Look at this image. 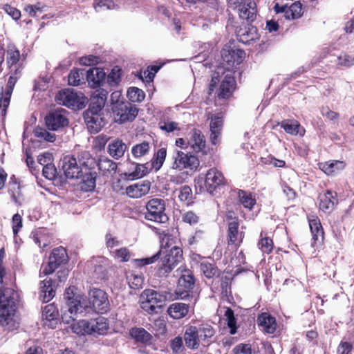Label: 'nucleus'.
Returning a JSON list of instances; mask_svg holds the SVG:
<instances>
[{
	"label": "nucleus",
	"instance_id": "nucleus-1",
	"mask_svg": "<svg viewBox=\"0 0 354 354\" xmlns=\"http://www.w3.org/2000/svg\"><path fill=\"white\" fill-rule=\"evenodd\" d=\"M108 92L105 89L95 91L91 97L88 109L84 113V119L91 133H98L105 124L101 113L104 107Z\"/></svg>",
	"mask_w": 354,
	"mask_h": 354
},
{
	"label": "nucleus",
	"instance_id": "nucleus-2",
	"mask_svg": "<svg viewBox=\"0 0 354 354\" xmlns=\"http://www.w3.org/2000/svg\"><path fill=\"white\" fill-rule=\"evenodd\" d=\"M216 330L208 323L190 326L185 331L183 339L185 346L191 349H198L200 346L207 347L214 342Z\"/></svg>",
	"mask_w": 354,
	"mask_h": 354
},
{
	"label": "nucleus",
	"instance_id": "nucleus-3",
	"mask_svg": "<svg viewBox=\"0 0 354 354\" xmlns=\"http://www.w3.org/2000/svg\"><path fill=\"white\" fill-rule=\"evenodd\" d=\"M3 274L4 270L0 267V322L3 325L9 324L19 302V295L14 289L1 286Z\"/></svg>",
	"mask_w": 354,
	"mask_h": 354
},
{
	"label": "nucleus",
	"instance_id": "nucleus-4",
	"mask_svg": "<svg viewBox=\"0 0 354 354\" xmlns=\"http://www.w3.org/2000/svg\"><path fill=\"white\" fill-rule=\"evenodd\" d=\"M225 73L223 67H218L213 72L208 88L209 95L212 94L219 83L220 86L216 91L217 97L219 99H228L232 95L236 88V81L231 74L225 75Z\"/></svg>",
	"mask_w": 354,
	"mask_h": 354
},
{
	"label": "nucleus",
	"instance_id": "nucleus-5",
	"mask_svg": "<svg viewBox=\"0 0 354 354\" xmlns=\"http://www.w3.org/2000/svg\"><path fill=\"white\" fill-rule=\"evenodd\" d=\"M109 324L106 318L98 317L95 319H80L72 325L73 331L80 335H89L93 337L106 334Z\"/></svg>",
	"mask_w": 354,
	"mask_h": 354
},
{
	"label": "nucleus",
	"instance_id": "nucleus-6",
	"mask_svg": "<svg viewBox=\"0 0 354 354\" xmlns=\"http://www.w3.org/2000/svg\"><path fill=\"white\" fill-rule=\"evenodd\" d=\"M84 313L91 310L98 314H104L110 310L111 306L108 295L105 291L97 288H92L88 291V301L83 300Z\"/></svg>",
	"mask_w": 354,
	"mask_h": 354
},
{
	"label": "nucleus",
	"instance_id": "nucleus-7",
	"mask_svg": "<svg viewBox=\"0 0 354 354\" xmlns=\"http://www.w3.org/2000/svg\"><path fill=\"white\" fill-rule=\"evenodd\" d=\"M167 297L165 294L152 289L145 290L140 297V308L149 315L161 312Z\"/></svg>",
	"mask_w": 354,
	"mask_h": 354
},
{
	"label": "nucleus",
	"instance_id": "nucleus-8",
	"mask_svg": "<svg viewBox=\"0 0 354 354\" xmlns=\"http://www.w3.org/2000/svg\"><path fill=\"white\" fill-rule=\"evenodd\" d=\"M74 286H71L66 288L64 292V299L66 301V306L68 312L64 313L62 315L63 322L69 323L70 319L74 321L77 314L84 313V308L85 307L82 304L80 295H76L73 290Z\"/></svg>",
	"mask_w": 354,
	"mask_h": 354
},
{
	"label": "nucleus",
	"instance_id": "nucleus-9",
	"mask_svg": "<svg viewBox=\"0 0 354 354\" xmlns=\"http://www.w3.org/2000/svg\"><path fill=\"white\" fill-rule=\"evenodd\" d=\"M55 99L58 104L73 109H82L87 102L86 98L82 93H77L73 89L60 91L57 94Z\"/></svg>",
	"mask_w": 354,
	"mask_h": 354
},
{
	"label": "nucleus",
	"instance_id": "nucleus-10",
	"mask_svg": "<svg viewBox=\"0 0 354 354\" xmlns=\"http://www.w3.org/2000/svg\"><path fill=\"white\" fill-rule=\"evenodd\" d=\"M147 212L145 218L147 220L160 223H165L169 218L165 214V201L161 198H152L146 204Z\"/></svg>",
	"mask_w": 354,
	"mask_h": 354
},
{
	"label": "nucleus",
	"instance_id": "nucleus-11",
	"mask_svg": "<svg viewBox=\"0 0 354 354\" xmlns=\"http://www.w3.org/2000/svg\"><path fill=\"white\" fill-rule=\"evenodd\" d=\"M111 111L115 122L119 124L133 121L138 113L136 106L127 101L114 103Z\"/></svg>",
	"mask_w": 354,
	"mask_h": 354
},
{
	"label": "nucleus",
	"instance_id": "nucleus-12",
	"mask_svg": "<svg viewBox=\"0 0 354 354\" xmlns=\"http://www.w3.org/2000/svg\"><path fill=\"white\" fill-rule=\"evenodd\" d=\"M174 162L171 169L182 171L185 169L189 172L194 171L199 166L198 158L190 153H185L182 151L176 150L173 155Z\"/></svg>",
	"mask_w": 354,
	"mask_h": 354
},
{
	"label": "nucleus",
	"instance_id": "nucleus-13",
	"mask_svg": "<svg viewBox=\"0 0 354 354\" xmlns=\"http://www.w3.org/2000/svg\"><path fill=\"white\" fill-rule=\"evenodd\" d=\"M68 259L66 250L63 247H58L52 251L47 265L40 272L39 277H43L52 274L61 265L67 263Z\"/></svg>",
	"mask_w": 354,
	"mask_h": 354
},
{
	"label": "nucleus",
	"instance_id": "nucleus-14",
	"mask_svg": "<svg viewBox=\"0 0 354 354\" xmlns=\"http://www.w3.org/2000/svg\"><path fill=\"white\" fill-rule=\"evenodd\" d=\"M68 111L62 108L49 112L45 117L46 128L53 131H62L69 124Z\"/></svg>",
	"mask_w": 354,
	"mask_h": 354
},
{
	"label": "nucleus",
	"instance_id": "nucleus-15",
	"mask_svg": "<svg viewBox=\"0 0 354 354\" xmlns=\"http://www.w3.org/2000/svg\"><path fill=\"white\" fill-rule=\"evenodd\" d=\"M62 169L68 178H80L82 176V168L74 156H66L60 161Z\"/></svg>",
	"mask_w": 354,
	"mask_h": 354
},
{
	"label": "nucleus",
	"instance_id": "nucleus-16",
	"mask_svg": "<svg viewBox=\"0 0 354 354\" xmlns=\"http://www.w3.org/2000/svg\"><path fill=\"white\" fill-rule=\"evenodd\" d=\"M177 294L181 299L189 296V292L194 288L195 279L190 270H184L178 282Z\"/></svg>",
	"mask_w": 354,
	"mask_h": 354
},
{
	"label": "nucleus",
	"instance_id": "nucleus-17",
	"mask_svg": "<svg viewBox=\"0 0 354 354\" xmlns=\"http://www.w3.org/2000/svg\"><path fill=\"white\" fill-rule=\"evenodd\" d=\"M227 243L228 245H234L235 248H238L243 239V232L239 230V223L238 219L232 218V216H227Z\"/></svg>",
	"mask_w": 354,
	"mask_h": 354
},
{
	"label": "nucleus",
	"instance_id": "nucleus-18",
	"mask_svg": "<svg viewBox=\"0 0 354 354\" xmlns=\"http://www.w3.org/2000/svg\"><path fill=\"white\" fill-rule=\"evenodd\" d=\"M208 119L210 120V141L212 145L220 143L221 132L223 127V118L221 113L211 114Z\"/></svg>",
	"mask_w": 354,
	"mask_h": 354
},
{
	"label": "nucleus",
	"instance_id": "nucleus-19",
	"mask_svg": "<svg viewBox=\"0 0 354 354\" xmlns=\"http://www.w3.org/2000/svg\"><path fill=\"white\" fill-rule=\"evenodd\" d=\"M274 10L277 14H283V17L287 19H295L301 16L302 8L299 2L292 3L290 6L276 3Z\"/></svg>",
	"mask_w": 354,
	"mask_h": 354
},
{
	"label": "nucleus",
	"instance_id": "nucleus-20",
	"mask_svg": "<svg viewBox=\"0 0 354 354\" xmlns=\"http://www.w3.org/2000/svg\"><path fill=\"white\" fill-rule=\"evenodd\" d=\"M239 4V15L241 19L248 24L252 23L257 18V5L254 0H242Z\"/></svg>",
	"mask_w": 354,
	"mask_h": 354
},
{
	"label": "nucleus",
	"instance_id": "nucleus-21",
	"mask_svg": "<svg viewBox=\"0 0 354 354\" xmlns=\"http://www.w3.org/2000/svg\"><path fill=\"white\" fill-rule=\"evenodd\" d=\"M225 183L223 174L216 168L208 170L205 175V186L209 193H213L220 185Z\"/></svg>",
	"mask_w": 354,
	"mask_h": 354
},
{
	"label": "nucleus",
	"instance_id": "nucleus-22",
	"mask_svg": "<svg viewBox=\"0 0 354 354\" xmlns=\"http://www.w3.org/2000/svg\"><path fill=\"white\" fill-rule=\"evenodd\" d=\"M245 52L239 48H231L230 46L224 48L221 51L223 62L229 66L240 64L245 57Z\"/></svg>",
	"mask_w": 354,
	"mask_h": 354
},
{
	"label": "nucleus",
	"instance_id": "nucleus-23",
	"mask_svg": "<svg viewBox=\"0 0 354 354\" xmlns=\"http://www.w3.org/2000/svg\"><path fill=\"white\" fill-rule=\"evenodd\" d=\"M319 209L324 212H330L337 203V194L328 190L324 194H320L319 196Z\"/></svg>",
	"mask_w": 354,
	"mask_h": 354
},
{
	"label": "nucleus",
	"instance_id": "nucleus-24",
	"mask_svg": "<svg viewBox=\"0 0 354 354\" xmlns=\"http://www.w3.org/2000/svg\"><path fill=\"white\" fill-rule=\"evenodd\" d=\"M106 77V73L101 68H91L86 71V81L91 87L100 86Z\"/></svg>",
	"mask_w": 354,
	"mask_h": 354
},
{
	"label": "nucleus",
	"instance_id": "nucleus-25",
	"mask_svg": "<svg viewBox=\"0 0 354 354\" xmlns=\"http://www.w3.org/2000/svg\"><path fill=\"white\" fill-rule=\"evenodd\" d=\"M150 190V183H135L128 186L126 189L127 194L133 198H138L146 195Z\"/></svg>",
	"mask_w": 354,
	"mask_h": 354
},
{
	"label": "nucleus",
	"instance_id": "nucleus-26",
	"mask_svg": "<svg viewBox=\"0 0 354 354\" xmlns=\"http://www.w3.org/2000/svg\"><path fill=\"white\" fill-rule=\"evenodd\" d=\"M310 232L313 236V246L317 243L321 244L324 240V230L319 219L316 217L308 220Z\"/></svg>",
	"mask_w": 354,
	"mask_h": 354
},
{
	"label": "nucleus",
	"instance_id": "nucleus-27",
	"mask_svg": "<svg viewBox=\"0 0 354 354\" xmlns=\"http://www.w3.org/2000/svg\"><path fill=\"white\" fill-rule=\"evenodd\" d=\"M39 299L44 303L50 301L55 295L51 279H45L40 283Z\"/></svg>",
	"mask_w": 354,
	"mask_h": 354
},
{
	"label": "nucleus",
	"instance_id": "nucleus-28",
	"mask_svg": "<svg viewBox=\"0 0 354 354\" xmlns=\"http://www.w3.org/2000/svg\"><path fill=\"white\" fill-rule=\"evenodd\" d=\"M164 261L174 268L183 260V250L178 246H174L170 250L164 252Z\"/></svg>",
	"mask_w": 354,
	"mask_h": 354
},
{
	"label": "nucleus",
	"instance_id": "nucleus-29",
	"mask_svg": "<svg viewBox=\"0 0 354 354\" xmlns=\"http://www.w3.org/2000/svg\"><path fill=\"white\" fill-rule=\"evenodd\" d=\"M188 144L196 152H200L204 149L205 140L204 136L200 130L194 129L190 132V138L188 140Z\"/></svg>",
	"mask_w": 354,
	"mask_h": 354
},
{
	"label": "nucleus",
	"instance_id": "nucleus-30",
	"mask_svg": "<svg viewBox=\"0 0 354 354\" xmlns=\"http://www.w3.org/2000/svg\"><path fill=\"white\" fill-rule=\"evenodd\" d=\"M188 312L189 305L180 302L173 303L167 309L169 315L176 319L183 318L188 314Z\"/></svg>",
	"mask_w": 354,
	"mask_h": 354
},
{
	"label": "nucleus",
	"instance_id": "nucleus-31",
	"mask_svg": "<svg viewBox=\"0 0 354 354\" xmlns=\"http://www.w3.org/2000/svg\"><path fill=\"white\" fill-rule=\"evenodd\" d=\"M127 148V145L122 140L116 139L109 143L108 152L111 157L118 159L123 156Z\"/></svg>",
	"mask_w": 354,
	"mask_h": 354
},
{
	"label": "nucleus",
	"instance_id": "nucleus-32",
	"mask_svg": "<svg viewBox=\"0 0 354 354\" xmlns=\"http://www.w3.org/2000/svg\"><path fill=\"white\" fill-rule=\"evenodd\" d=\"M258 322L259 326L263 327L265 332L272 334L276 330V320L275 318L270 316L268 313H262L258 317Z\"/></svg>",
	"mask_w": 354,
	"mask_h": 354
},
{
	"label": "nucleus",
	"instance_id": "nucleus-33",
	"mask_svg": "<svg viewBox=\"0 0 354 354\" xmlns=\"http://www.w3.org/2000/svg\"><path fill=\"white\" fill-rule=\"evenodd\" d=\"M240 41L248 44L259 38L257 28L253 26H248L244 29L241 28L236 32Z\"/></svg>",
	"mask_w": 354,
	"mask_h": 354
},
{
	"label": "nucleus",
	"instance_id": "nucleus-34",
	"mask_svg": "<svg viewBox=\"0 0 354 354\" xmlns=\"http://www.w3.org/2000/svg\"><path fill=\"white\" fill-rule=\"evenodd\" d=\"M76 158L77 163L80 165V168L84 169L86 171L91 170L96 165L95 158L87 151H82L79 153Z\"/></svg>",
	"mask_w": 354,
	"mask_h": 354
},
{
	"label": "nucleus",
	"instance_id": "nucleus-35",
	"mask_svg": "<svg viewBox=\"0 0 354 354\" xmlns=\"http://www.w3.org/2000/svg\"><path fill=\"white\" fill-rule=\"evenodd\" d=\"M97 167L104 176L112 175L117 170V164L108 158H100L98 161Z\"/></svg>",
	"mask_w": 354,
	"mask_h": 354
},
{
	"label": "nucleus",
	"instance_id": "nucleus-36",
	"mask_svg": "<svg viewBox=\"0 0 354 354\" xmlns=\"http://www.w3.org/2000/svg\"><path fill=\"white\" fill-rule=\"evenodd\" d=\"M200 270L208 279L220 274L218 268L207 259H203L200 262Z\"/></svg>",
	"mask_w": 354,
	"mask_h": 354
},
{
	"label": "nucleus",
	"instance_id": "nucleus-37",
	"mask_svg": "<svg viewBox=\"0 0 354 354\" xmlns=\"http://www.w3.org/2000/svg\"><path fill=\"white\" fill-rule=\"evenodd\" d=\"M84 77H86V71L84 69H75L71 71L68 77V84L74 86L85 83Z\"/></svg>",
	"mask_w": 354,
	"mask_h": 354
},
{
	"label": "nucleus",
	"instance_id": "nucleus-38",
	"mask_svg": "<svg viewBox=\"0 0 354 354\" xmlns=\"http://www.w3.org/2000/svg\"><path fill=\"white\" fill-rule=\"evenodd\" d=\"M344 167L345 163L344 162L332 160L322 164L321 169L327 175H331L343 169Z\"/></svg>",
	"mask_w": 354,
	"mask_h": 354
},
{
	"label": "nucleus",
	"instance_id": "nucleus-39",
	"mask_svg": "<svg viewBox=\"0 0 354 354\" xmlns=\"http://www.w3.org/2000/svg\"><path fill=\"white\" fill-rule=\"evenodd\" d=\"M130 335L138 342L147 343L150 342L151 335L143 328H133L130 330Z\"/></svg>",
	"mask_w": 354,
	"mask_h": 354
},
{
	"label": "nucleus",
	"instance_id": "nucleus-40",
	"mask_svg": "<svg viewBox=\"0 0 354 354\" xmlns=\"http://www.w3.org/2000/svg\"><path fill=\"white\" fill-rule=\"evenodd\" d=\"M88 171H84L82 170V176L80 178H82V182L86 187L85 189L86 191H91L95 187L97 173L94 171L87 170Z\"/></svg>",
	"mask_w": 354,
	"mask_h": 354
},
{
	"label": "nucleus",
	"instance_id": "nucleus-41",
	"mask_svg": "<svg viewBox=\"0 0 354 354\" xmlns=\"http://www.w3.org/2000/svg\"><path fill=\"white\" fill-rule=\"evenodd\" d=\"M13 88L12 86H6L5 95L3 92L0 93V115L5 116L6 114L7 108L10 104V96L12 93Z\"/></svg>",
	"mask_w": 354,
	"mask_h": 354
},
{
	"label": "nucleus",
	"instance_id": "nucleus-42",
	"mask_svg": "<svg viewBox=\"0 0 354 354\" xmlns=\"http://www.w3.org/2000/svg\"><path fill=\"white\" fill-rule=\"evenodd\" d=\"M48 129L37 127L35 129L33 133L35 138L40 141H46L53 142L56 140V135L54 133L49 132Z\"/></svg>",
	"mask_w": 354,
	"mask_h": 354
},
{
	"label": "nucleus",
	"instance_id": "nucleus-43",
	"mask_svg": "<svg viewBox=\"0 0 354 354\" xmlns=\"http://www.w3.org/2000/svg\"><path fill=\"white\" fill-rule=\"evenodd\" d=\"M128 176L131 179H138L143 177L147 174V167L142 164L131 163L129 169Z\"/></svg>",
	"mask_w": 354,
	"mask_h": 354
},
{
	"label": "nucleus",
	"instance_id": "nucleus-44",
	"mask_svg": "<svg viewBox=\"0 0 354 354\" xmlns=\"http://www.w3.org/2000/svg\"><path fill=\"white\" fill-rule=\"evenodd\" d=\"M167 156V149L165 148H160L153 155L151 159V165L156 171L159 170L162 166Z\"/></svg>",
	"mask_w": 354,
	"mask_h": 354
},
{
	"label": "nucleus",
	"instance_id": "nucleus-45",
	"mask_svg": "<svg viewBox=\"0 0 354 354\" xmlns=\"http://www.w3.org/2000/svg\"><path fill=\"white\" fill-rule=\"evenodd\" d=\"M150 149V145L147 141L134 145L131 149V153L136 158H141L147 154Z\"/></svg>",
	"mask_w": 354,
	"mask_h": 354
},
{
	"label": "nucleus",
	"instance_id": "nucleus-46",
	"mask_svg": "<svg viewBox=\"0 0 354 354\" xmlns=\"http://www.w3.org/2000/svg\"><path fill=\"white\" fill-rule=\"evenodd\" d=\"M127 280L129 287L138 290L142 287L144 279L141 274L129 273L127 275Z\"/></svg>",
	"mask_w": 354,
	"mask_h": 354
},
{
	"label": "nucleus",
	"instance_id": "nucleus-47",
	"mask_svg": "<svg viewBox=\"0 0 354 354\" xmlns=\"http://www.w3.org/2000/svg\"><path fill=\"white\" fill-rule=\"evenodd\" d=\"M227 322V326L230 328V333L234 335L236 333V320L234 317V310L230 308H227L225 311V315Z\"/></svg>",
	"mask_w": 354,
	"mask_h": 354
},
{
	"label": "nucleus",
	"instance_id": "nucleus-48",
	"mask_svg": "<svg viewBox=\"0 0 354 354\" xmlns=\"http://www.w3.org/2000/svg\"><path fill=\"white\" fill-rule=\"evenodd\" d=\"M174 269L169 263L164 261L162 257L156 266V274L159 277H166Z\"/></svg>",
	"mask_w": 354,
	"mask_h": 354
},
{
	"label": "nucleus",
	"instance_id": "nucleus-49",
	"mask_svg": "<svg viewBox=\"0 0 354 354\" xmlns=\"http://www.w3.org/2000/svg\"><path fill=\"white\" fill-rule=\"evenodd\" d=\"M127 97L133 102H140L145 99V94L142 89L137 87H130L127 91Z\"/></svg>",
	"mask_w": 354,
	"mask_h": 354
},
{
	"label": "nucleus",
	"instance_id": "nucleus-50",
	"mask_svg": "<svg viewBox=\"0 0 354 354\" xmlns=\"http://www.w3.org/2000/svg\"><path fill=\"white\" fill-rule=\"evenodd\" d=\"M281 127L283 128L287 133L297 135L299 133L300 124L297 121L283 120L281 123Z\"/></svg>",
	"mask_w": 354,
	"mask_h": 354
},
{
	"label": "nucleus",
	"instance_id": "nucleus-51",
	"mask_svg": "<svg viewBox=\"0 0 354 354\" xmlns=\"http://www.w3.org/2000/svg\"><path fill=\"white\" fill-rule=\"evenodd\" d=\"M178 198L180 201L185 203L187 205L192 203L193 194L190 187L184 185L179 189Z\"/></svg>",
	"mask_w": 354,
	"mask_h": 354
},
{
	"label": "nucleus",
	"instance_id": "nucleus-52",
	"mask_svg": "<svg viewBox=\"0 0 354 354\" xmlns=\"http://www.w3.org/2000/svg\"><path fill=\"white\" fill-rule=\"evenodd\" d=\"M58 310L54 304L46 305L42 313V317L44 319L48 321H54L58 316Z\"/></svg>",
	"mask_w": 354,
	"mask_h": 354
},
{
	"label": "nucleus",
	"instance_id": "nucleus-53",
	"mask_svg": "<svg viewBox=\"0 0 354 354\" xmlns=\"http://www.w3.org/2000/svg\"><path fill=\"white\" fill-rule=\"evenodd\" d=\"M239 197L241 203L245 207L251 209L254 205L256 201L252 198L250 194H248L243 190H239Z\"/></svg>",
	"mask_w": 354,
	"mask_h": 354
},
{
	"label": "nucleus",
	"instance_id": "nucleus-54",
	"mask_svg": "<svg viewBox=\"0 0 354 354\" xmlns=\"http://www.w3.org/2000/svg\"><path fill=\"white\" fill-rule=\"evenodd\" d=\"M122 70L118 67H114L108 75V82L111 86H115L121 81Z\"/></svg>",
	"mask_w": 354,
	"mask_h": 354
},
{
	"label": "nucleus",
	"instance_id": "nucleus-55",
	"mask_svg": "<svg viewBox=\"0 0 354 354\" xmlns=\"http://www.w3.org/2000/svg\"><path fill=\"white\" fill-rule=\"evenodd\" d=\"M159 128L167 132H173L176 129H178V123L176 122H167L165 119H160L159 123Z\"/></svg>",
	"mask_w": 354,
	"mask_h": 354
},
{
	"label": "nucleus",
	"instance_id": "nucleus-56",
	"mask_svg": "<svg viewBox=\"0 0 354 354\" xmlns=\"http://www.w3.org/2000/svg\"><path fill=\"white\" fill-rule=\"evenodd\" d=\"M259 248L263 253L269 254L273 248L272 240L268 237L263 238L259 242Z\"/></svg>",
	"mask_w": 354,
	"mask_h": 354
},
{
	"label": "nucleus",
	"instance_id": "nucleus-57",
	"mask_svg": "<svg viewBox=\"0 0 354 354\" xmlns=\"http://www.w3.org/2000/svg\"><path fill=\"white\" fill-rule=\"evenodd\" d=\"M320 113L323 117L326 118L330 121L337 120L339 116V114L337 112L330 110L327 106H322L320 109Z\"/></svg>",
	"mask_w": 354,
	"mask_h": 354
},
{
	"label": "nucleus",
	"instance_id": "nucleus-58",
	"mask_svg": "<svg viewBox=\"0 0 354 354\" xmlns=\"http://www.w3.org/2000/svg\"><path fill=\"white\" fill-rule=\"evenodd\" d=\"M337 64L345 67H350L354 65V57L345 53L341 54L337 57Z\"/></svg>",
	"mask_w": 354,
	"mask_h": 354
},
{
	"label": "nucleus",
	"instance_id": "nucleus-59",
	"mask_svg": "<svg viewBox=\"0 0 354 354\" xmlns=\"http://www.w3.org/2000/svg\"><path fill=\"white\" fill-rule=\"evenodd\" d=\"M183 221L189 225L197 224L199 217L192 211H188L183 215Z\"/></svg>",
	"mask_w": 354,
	"mask_h": 354
},
{
	"label": "nucleus",
	"instance_id": "nucleus-60",
	"mask_svg": "<svg viewBox=\"0 0 354 354\" xmlns=\"http://www.w3.org/2000/svg\"><path fill=\"white\" fill-rule=\"evenodd\" d=\"M170 347L174 353H179L183 350V338L178 336L170 342Z\"/></svg>",
	"mask_w": 354,
	"mask_h": 354
},
{
	"label": "nucleus",
	"instance_id": "nucleus-61",
	"mask_svg": "<svg viewBox=\"0 0 354 354\" xmlns=\"http://www.w3.org/2000/svg\"><path fill=\"white\" fill-rule=\"evenodd\" d=\"M188 175V171H185L178 174L169 175V180L170 182L175 183L176 185L182 184L185 181V179L187 178Z\"/></svg>",
	"mask_w": 354,
	"mask_h": 354
},
{
	"label": "nucleus",
	"instance_id": "nucleus-62",
	"mask_svg": "<svg viewBox=\"0 0 354 354\" xmlns=\"http://www.w3.org/2000/svg\"><path fill=\"white\" fill-rule=\"evenodd\" d=\"M43 175L47 179L52 180L56 176V168L53 164H47L43 167Z\"/></svg>",
	"mask_w": 354,
	"mask_h": 354
},
{
	"label": "nucleus",
	"instance_id": "nucleus-63",
	"mask_svg": "<svg viewBox=\"0 0 354 354\" xmlns=\"http://www.w3.org/2000/svg\"><path fill=\"white\" fill-rule=\"evenodd\" d=\"M113 253L115 257L121 259L123 262L128 261L130 258V252L126 248H122L116 250Z\"/></svg>",
	"mask_w": 354,
	"mask_h": 354
},
{
	"label": "nucleus",
	"instance_id": "nucleus-64",
	"mask_svg": "<svg viewBox=\"0 0 354 354\" xmlns=\"http://www.w3.org/2000/svg\"><path fill=\"white\" fill-rule=\"evenodd\" d=\"M233 352L234 354H252L251 346L248 344H239L234 348Z\"/></svg>",
	"mask_w": 354,
	"mask_h": 354
}]
</instances>
